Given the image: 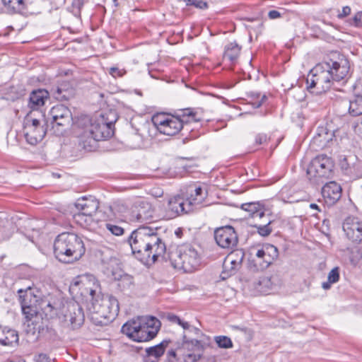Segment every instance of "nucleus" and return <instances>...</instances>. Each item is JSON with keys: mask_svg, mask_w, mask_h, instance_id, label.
I'll use <instances>...</instances> for the list:
<instances>
[{"mask_svg": "<svg viewBox=\"0 0 362 362\" xmlns=\"http://www.w3.org/2000/svg\"><path fill=\"white\" fill-rule=\"evenodd\" d=\"M105 228L112 235L117 236L122 235L124 233V229L123 228L112 223H105Z\"/></svg>", "mask_w": 362, "mask_h": 362, "instance_id": "nucleus-41", "label": "nucleus"}, {"mask_svg": "<svg viewBox=\"0 0 362 362\" xmlns=\"http://www.w3.org/2000/svg\"><path fill=\"white\" fill-rule=\"evenodd\" d=\"M185 340H188L185 335L183 337L182 343H177L175 345L177 361L197 362L201 360V354L196 353L191 346H188V344H185Z\"/></svg>", "mask_w": 362, "mask_h": 362, "instance_id": "nucleus-19", "label": "nucleus"}, {"mask_svg": "<svg viewBox=\"0 0 362 362\" xmlns=\"http://www.w3.org/2000/svg\"><path fill=\"white\" fill-rule=\"evenodd\" d=\"M90 319L93 324L105 326L115 320L119 307L117 298L110 295L98 293L92 301Z\"/></svg>", "mask_w": 362, "mask_h": 362, "instance_id": "nucleus-6", "label": "nucleus"}, {"mask_svg": "<svg viewBox=\"0 0 362 362\" xmlns=\"http://www.w3.org/2000/svg\"><path fill=\"white\" fill-rule=\"evenodd\" d=\"M244 257L245 253L242 250L232 251L228 255L223 264V279H226L235 273V272L240 267Z\"/></svg>", "mask_w": 362, "mask_h": 362, "instance_id": "nucleus-16", "label": "nucleus"}, {"mask_svg": "<svg viewBox=\"0 0 362 362\" xmlns=\"http://www.w3.org/2000/svg\"><path fill=\"white\" fill-rule=\"evenodd\" d=\"M53 95L58 100H67L69 98V93L64 89L62 86H57L52 88Z\"/></svg>", "mask_w": 362, "mask_h": 362, "instance_id": "nucleus-39", "label": "nucleus"}, {"mask_svg": "<svg viewBox=\"0 0 362 362\" xmlns=\"http://www.w3.org/2000/svg\"><path fill=\"white\" fill-rule=\"evenodd\" d=\"M310 207L311 209H317V210L320 211L319 206H318V205H317V204H314V203L310 204Z\"/></svg>", "mask_w": 362, "mask_h": 362, "instance_id": "nucleus-58", "label": "nucleus"}, {"mask_svg": "<svg viewBox=\"0 0 362 362\" xmlns=\"http://www.w3.org/2000/svg\"><path fill=\"white\" fill-rule=\"evenodd\" d=\"M187 193L190 195L187 199L192 203V207L202 204L207 196L206 190L204 192L202 187L196 184L191 185L187 187Z\"/></svg>", "mask_w": 362, "mask_h": 362, "instance_id": "nucleus-25", "label": "nucleus"}, {"mask_svg": "<svg viewBox=\"0 0 362 362\" xmlns=\"http://www.w3.org/2000/svg\"><path fill=\"white\" fill-rule=\"evenodd\" d=\"M343 230L346 237L353 243H362V223L356 218H349L343 224Z\"/></svg>", "mask_w": 362, "mask_h": 362, "instance_id": "nucleus-17", "label": "nucleus"}, {"mask_svg": "<svg viewBox=\"0 0 362 362\" xmlns=\"http://www.w3.org/2000/svg\"><path fill=\"white\" fill-rule=\"evenodd\" d=\"M109 74L114 78L122 77L126 74V71L123 69H119L116 66L110 67L108 69Z\"/></svg>", "mask_w": 362, "mask_h": 362, "instance_id": "nucleus-45", "label": "nucleus"}, {"mask_svg": "<svg viewBox=\"0 0 362 362\" xmlns=\"http://www.w3.org/2000/svg\"><path fill=\"white\" fill-rule=\"evenodd\" d=\"M251 98L252 101L250 103L252 104L255 108L259 107L263 104L264 100H267V96L265 95H263L261 99H259L260 94L258 93H252Z\"/></svg>", "mask_w": 362, "mask_h": 362, "instance_id": "nucleus-42", "label": "nucleus"}, {"mask_svg": "<svg viewBox=\"0 0 362 362\" xmlns=\"http://www.w3.org/2000/svg\"><path fill=\"white\" fill-rule=\"evenodd\" d=\"M192 330L194 332V333L196 334H199V333H201V331L199 328H197V327H192Z\"/></svg>", "mask_w": 362, "mask_h": 362, "instance_id": "nucleus-60", "label": "nucleus"}, {"mask_svg": "<svg viewBox=\"0 0 362 362\" xmlns=\"http://www.w3.org/2000/svg\"><path fill=\"white\" fill-rule=\"evenodd\" d=\"M84 5V0H73L72 8L75 15H80L81 8Z\"/></svg>", "mask_w": 362, "mask_h": 362, "instance_id": "nucleus-47", "label": "nucleus"}, {"mask_svg": "<svg viewBox=\"0 0 362 362\" xmlns=\"http://www.w3.org/2000/svg\"><path fill=\"white\" fill-rule=\"evenodd\" d=\"M214 239L217 245L224 249H232L238 242V235L231 226L216 228L214 230Z\"/></svg>", "mask_w": 362, "mask_h": 362, "instance_id": "nucleus-14", "label": "nucleus"}, {"mask_svg": "<svg viewBox=\"0 0 362 362\" xmlns=\"http://www.w3.org/2000/svg\"><path fill=\"white\" fill-rule=\"evenodd\" d=\"M351 13V8L348 6H344L342 11L337 15V17L340 19L348 16Z\"/></svg>", "mask_w": 362, "mask_h": 362, "instance_id": "nucleus-51", "label": "nucleus"}, {"mask_svg": "<svg viewBox=\"0 0 362 362\" xmlns=\"http://www.w3.org/2000/svg\"><path fill=\"white\" fill-rule=\"evenodd\" d=\"M339 280V267L333 268L328 274L327 281L322 284V287L325 289H329L331 284L337 283Z\"/></svg>", "mask_w": 362, "mask_h": 362, "instance_id": "nucleus-36", "label": "nucleus"}, {"mask_svg": "<svg viewBox=\"0 0 362 362\" xmlns=\"http://www.w3.org/2000/svg\"><path fill=\"white\" fill-rule=\"evenodd\" d=\"M272 223L271 220H269L264 225H255V227L257 230V233L262 237H267L269 235L272 231V228L270 226Z\"/></svg>", "mask_w": 362, "mask_h": 362, "instance_id": "nucleus-40", "label": "nucleus"}, {"mask_svg": "<svg viewBox=\"0 0 362 362\" xmlns=\"http://www.w3.org/2000/svg\"><path fill=\"white\" fill-rule=\"evenodd\" d=\"M351 24L356 28L362 27V11L357 12L354 15Z\"/></svg>", "mask_w": 362, "mask_h": 362, "instance_id": "nucleus-48", "label": "nucleus"}, {"mask_svg": "<svg viewBox=\"0 0 362 362\" xmlns=\"http://www.w3.org/2000/svg\"><path fill=\"white\" fill-rule=\"evenodd\" d=\"M175 268L191 273L196 270L200 264L198 251L189 244L177 247L175 256L170 257Z\"/></svg>", "mask_w": 362, "mask_h": 362, "instance_id": "nucleus-7", "label": "nucleus"}, {"mask_svg": "<svg viewBox=\"0 0 362 362\" xmlns=\"http://www.w3.org/2000/svg\"><path fill=\"white\" fill-rule=\"evenodd\" d=\"M69 290L72 293L76 295L79 294L86 300L90 298L91 301H93L98 295L96 294V291L90 286V282L78 278L74 279L70 285Z\"/></svg>", "mask_w": 362, "mask_h": 362, "instance_id": "nucleus-18", "label": "nucleus"}, {"mask_svg": "<svg viewBox=\"0 0 362 362\" xmlns=\"http://www.w3.org/2000/svg\"><path fill=\"white\" fill-rule=\"evenodd\" d=\"M354 160H356V158L351 156V157H348V158H344L341 161V168L344 171L345 174L347 175L348 169L350 168V166H351V163Z\"/></svg>", "mask_w": 362, "mask_h": 362, "instance_id": "nucleus-46", "label": "nucleus"}, {"mask_svg": "<svg viewBox=\"0 0 362 362\" xmlns=\"http://www.w3.org/2000/svg\"><path fill=\"white\" fill-rule=\"evenodd\" d=\"M168 210L171 212L172 216H176L189 213L193 210V207L187 198L184 199L180 196H177L168 201Z\"/></svg>", "mask_w": 362, "mask_h": 362, "instance_id": "nucleus-21", "label": "nucleus"}, {"mask_svg": "<svg viewBox=\"0 0 362 362\" xmlns=\"http://www.w3.org/2000/svg\"><path fill=\"white\" fill-rule=\"evenodd\" d=\"M267 140V136L264 134H259L255 137V143L259 145L264 144Z\"/></svg>", "mask_w": 362, "mask_h": 362, "instance_id": "nucleus-52", "label": "nucleus"}, {"mask_svg": "<svg viewBox=\"0 0 362 362\" xmlns=\"http://www.w3.org/2000/svg\"><path fill=\"white\" fill-rule=\"evenodd\" d=\"M334 163L325 155H319L313 158L307 168V176L314 185H320L333 174Z\"/></svg>", "mask_w": 362, "mask_h": 362, "instance_id": "nucleus-8", "label": "nucleus"}, {"mask_svg": "<svg viewBox=\"0 0 362 362\" xmlns=\"http://www.w3.org/2000/svg\"><path fill=\"white\" fill-rule=\"evenodd\" d=\"M75 206L78 213L86 215H95L99 208V202L93 197H83L76 200Z\"/></svg>", "mask_w": 362, "mask_h": 362, "instance_id": "nucleus-23", "label": "nucleus"}, {"mask_svg": "<svg viewBox=\"0 0 362 362\" xmlns=\"http://www.w3.org/2000/svg\"><path fill=\"white\" fill-rule=\"evenodd\" d=\"M268 16L271 19H276L281 16L280 13L278 11L276 10H272L269 11Z\"/></svg>", "mask_w": 362, "mask_h": 362, "instance_id": "nucleus-54", "label": "nucleus"}, {"mask_svg": "<svg viewBox=\"0 0 362 362\" xmlns=\"http://www.w3.org/2000/svg\"><path fill=\"white\" fill-rule=\"evenodd\" d=\"M185 342L186 344H188V346H191L196 353L201 354L202 360L203 358L204 351L206 348L211 346L212 339L209 336L201 333L200 339L185 340Z\"/></svg>", "mask_w": 362, "mask_h": 362, "instance_id": "nucleus-24", "label": "nucleus"}, {"mask_svg": "<svg viewBox=\"0 0 362 362\" xmlns=\"http://www.w3.org/2000/svg\"><path fill=\"white\" fill-rule=\"evenodd\" d=\"M161 323L153 316H139L127 322L122 327V332L136 341H148L158 333Z\"/></svg>", "mask_w": 362, "mask_h": 362, "instance_id": "nucleus-5", "label": "nucleus"}, {"mask_svg": "<svg viewBox=\"0 0 362 362\" xmlns=\"http://www.w3.org/2000/svg\"><path fill=\"white\" fill-rule=\"evenodd\" d=\"M167 359L168 362H172L174 361H177V356L176 353V349L175 347H171L167 352Z\"/></svg>", "mask_w": 362, "mask_h": 362, "instance_id": "nucleus-50", "label": "nucleus"}, {"mask_svg": "<svg viewBox=\"0 0 362 362\" xmlns=\"http://www.w3.org/2000/svg\"><path fill=\"white\" fill-rule=\"evenodd\" d=\"M182 234V230H181L180 228H178V229L175 231V235H176L177 237H179V238H180V237H181Z\"/></svg>", "mask_w": 362, "mask_h": 362, "instance_id": "nucleus-59", "label": "nucleus"}, {"mask_svg": "<svg viewBox=\"0 0 362 362\" xmlns=\"http://www.w3.org/2000/svg\"><path fill=\"white\" fill-rule=\"evenodd\" d=\"M85 252L82 239L75 233H61L54 240V254L61 262L72 263L80 259Z\"/></svg>", "mask_w": 362, "mask_h": 362, "instance_id": "nucleus-4", "label": "nucleus"}, {"mask_svg": "<svg viewBox=\"0 0 362 362\" xmlns=\"http://www.w3.org/2000/svg\"><path fill=\"white\" fill-rule=\"evenodd\" d=\"M322 194L327 204H334L341 196V187L336 182H329L322 188Z\"/></svg>", "mask_w": 362, "mask_h": 362, "instance_id": "nucleus-22", "label": "nucleus"}, {"mask_svg": "<svg viewBox=\"0 0 362 362\" xmlns=\"http://www.w3.org/2000/svg\"><path fill=\"white\" fill-rule=\"evenodd\" d=\"M349 112L354 117L362 115V95L354 93L349 100Z\"/></svg>", "mask_w": 362, "mask_h": 362, "instance_id": "nucleus-31", "label": "nucleus"}, {"mask_svg": "<svg viewBox=\"0 0 362 362\" xmlns=\"http://www.w3.org/2000/svg\"><path fill=\"white\" fill-rule=\"evenodd\" d=\"M324 140L329 141V139L325 138Z\"/></svg>", "mask_w": 362, "mask_h": 362, "instance_id": "nucleus-64", "label": "nucleus"}, {"mask_svg": "<svg viewBox=\"0 0 362 362\" xmlns=\"http://www.w3.org/2000/svg\"><path fill=\"white\" fill-rule=\"evenodd\" d=\"M318 136H319V138L322 137L321 133H318Z\"/></svg>", "mask_w": 362, "mask_h": 362, "instance_id": "nucleus-63", "label": "nucleus"}, {"mask_svg": "<svg viewBox=\"0 0 362 362\" xmlns=\"http://www.w3.org/2000/svg\"><path fill=\"white\" fill-rule=\"evenodd\" d=\"M166 318L168 321L175 323L176 320H178V316L174 315V314H168L166 315Z\"/></svg>", "mask_w": 362, "mask_h": 362, "instance_id": "nucleus-55", "label": "nucleus"}, {"mask_svg": "<svg viewBox=\"0 0 362 362\" xmlns=\"http://www.w3.org/2000/svg\"><path fill=\"white\" fill-rule=\"evenodd\" d=\"M355 132L362 136V120L355 126Z\"/></svg>", "mask_w": 362, "mask_h": 362, "instance_id": "nucleus-56", "label": "nucleus"}, {"mask_svg": "<svg viewBox=\"0 0 362 362\" xmlns=\"http://www.w3.org/2000/svg\"><path fill=\"white\" fill-rule=\"evenodd\" d=\"M48 361H50L49 358V356L45 354H40L35 358V362H47Z\"/></svg>", "mask_w": 362, "mask_h": 362, "instance_id": "nucleus-53", "label": "nucleus"}, {"mask_svg": "<svg viewBox=\"0 0 362 362\" xmlns=\"http://www.w3.org/2000/svg\"><path fill=\"white\" fill-rule=\"evenodd\" d=\"M49 93L45 89L33 90L29 97V106L33 110L37 109L45 105V100L49 98Z\"/></svg>", "mask_w": 362, "mask_h": 362, "instance_id": "nucleus-26", "label": "nucleus"}, {"mask_svg": "<svg viewBox=\"0 0 362 362\" xmlns=\"http://www.w3.org/2000/svg\"><path fill=\"white\" fill-rule=\"evenodd\" d=\"M349 62L346 59H339L317 64L308 75L306 83L309 91L320 94L328 91L335 81L346 78L349 72Z\"/></svg>", "mask_w": 362, "mask_h": 362, "instance_id": "nucleus-1", "label": "nucleus"}, {"mask_svg": "<svg viewBox=\"0 0 362 362\" xmlns=\"http://www.w3.org/2000/svg\"><path fill=\"white\" fill-rule=\"evenodd\" d=\"M347 175L353 179L362 177V161L356 158L351 163V166L348 169Z\"/></svg>", "mask_w": 362, "mask_h": 362, "instance_id": "nucleus-34", "label": "nucleus"}, {"mask_svg": "<svg viewBox=\"0 0 362 362\" xmlns=\"http://www.w3.org/2000/svg\"><path fill=\"white\" fill-rule=\"evenodd\" d=\"M33 324H35L34 329L35 331H37L39 334H40L42 337L50 339H54L56 337V331L52 327H49L48 325H44L43 323L42 325H38V323L36 321V319L35 320V322H33Z\"/></svg>", "mask_w": 362, "mask_h": 362, "instance_id": "nucleus-33", "label": "nucleus"}, {"mask_svg": "<svg viewBox=\"0 0 362 362\" xmlns=\"http://www.w3.org/2000/svg\"><path fill=\"white\" fill-rule=\"evenodd\" d=\"M18 341V334L16 331L11 329H0V344L13 346Z\"/></svg>", "mask_w": 362, "mask_h": 362, "instance_id": "nucleus-28", "label": "nucleus"}, {"mask_svg": "<svg viewBox=\"0 0 362 362\" xmlns=\"http://www.w3.org/2000/svg\"><path fill=\"white\" fill-rule=\"evenodd\" d=\"M184 329H189L190 328V325L187 322L183 321L180 325Z\"/></svg>", "mask_w": 362, "mask_h": 362, "instance_id": "nucleus-57", "label": "nucleus"}, {"mask_svg": "<svg viewBox=\"0 0 362 362\" xmlns=\"http://www.w3.org/2000/svg\"><path fill=\"white\" fill-rule=\"evenodd\" d=\"M187 6H194L197 8L205 9L208 8V4L202 0H184Z\"/></svg>", "mask_w": 362, "mask_h": 362, "instance_id": "nucleus-43", "label": "nucleus"}, {"mask_svg": "<svg viewBox=\"0 0 362 362\" xmlns=\"http://www.w3.org/2000/svg\"><path fill=\"white\" fill-rule=\"evenodd\" d=\"M72 122V113L71 110L64 105H56L49 110L47 123H49L54 133L60 136L62 135L65 129L69 127Z\"/></svg>", "mask_w": 362, "mask_h": 362, "instance_id": "nucleus-9", "label": "nucleus"}, {"mask_svg": "<svg viewBox=\"0 0 362 362\" xmlns=\"http://www.w3.org/2000/svg\"><path fill=\"white\" fill-rule=\"evenodd\" d=\"M93 216L83 214V213H77L74 215V218L77 223L86 227L91 225L93 221Z\"/></svg>", "mask_w": 362, "mask_h": 362, "instance_id": "nucleus-38", "label": "nucleus"}, {"mask_svg": "<svg viewBox=\"0 0 362 362\" xmlns=\"http://www.w3.org/2000/svg\"><path fill=\"white\" fill-rule=\"evenodd\" d=\"M353 91L354 94L362 95V78L356 80L353 86Z\"/></svg>", "mask_w": 362, "mask_h": 362, "instance_id": "nucleus-49", "label": "nucleus"}, {"mask_svg": "<svg viewBox=\"0 0 362 362\" xmlns=\"http://www.w3.org/2000/svg\"><path fill=\"white\" fill-rule=\"evenodd\" d=\"M47 127L42 125L37 119H31L28 116L26 117L24 124V136L26 141L31 145H36L41 141L46 134L48 124Z\"/></svg>", "mask_w": 362, "mask_h": 362, "instance_id": "nucleus-12", "label": "nucleus"}, {"mask_svg": "<svg viewBox=\"0 0 362 362\" xmlns=\"http://www.w3.org/2000/svg\"><path fill=\"white\" fill-rule=\"evenodd\" d=\"M18 293L22 313L25 318L30 320L35 316L37 320L38 297L35 294L34 290L29 286L25 289H18Z\"/></svg>", "mask_w": 362, "mask_h": 362, "instance_id": "nucleus-11", "label": "nucleus"}, {"mask_svg": "<svg viewBox=\"0 0 362 362\" xmlns=\"http://www.w3.org/2000/svg\"><path fill=\"white\" fill-rule=\"evenodd\" d=\"M64 321L73 330L81 327L85 321V314L83 308L78 303L72 301L67 304Z\"/></svg>", "mask_w": 362, "mask_h": 362, "instance_id": "nucleus-13", "label": "nucleus"}, {"mask_svg": "<svg viewBox=\"0 0 362 362\" xmlns=\"http://www.w3.org/2000/svg\"><path fill=\"white\" fill-rule=\"evenodd\" d=\"M170 342V340L165 339L157 345L146 348V355L150 357H153L156 359H158L164 354L166 348L168 346Z\"/></svg>", "mask_w": 362, "mask_h": 362, "instance_id": "nucleus-30", "label": "nucleus"}, {"mask_svg": "<svg viewBox=\"0 0 362 362\" xmlns=\"http://www.w3.org/2000/svg\"><path fill=\"white\" fill-rule=\"evenodd\" d=\"M240 52V47L235 42H230L225 47L223 59L233 62L237 59Z\"/></svg>", "mask_w": 362, "mask_h": 362, "instance_id": "nucleus-32", "label": "nucleus"}, {"mask_svg": "<svg viewBox=\"0 0 362 362\" xmlns=\"http://www.w3.org/2000/svg\"><path fill=\"white\" fill-rule=\"evenodd\" d=\"M233 327H234L235 329H240V330H242V331L245 330V328H241V329H240V328H239L238 326H234Z\"/></svg>", "mask_w": 362, "mask_h": 362, "instance_id": "nucleus-62", "label": "nucleus"}, {"mask_svg": "<svg viewBox=\"0 0 362 362\" xmlns=\"http://www.w3.org/2000/svg\"><path fill=\"white\" fill-rule=\"evenodd\" d=\"M116 121V114L111 110L96 115L81 134L80 144L86 151H94L98 141L105 140L113 136Z\"/></svg>", "mask_w": 362, "mask_h": 362, "instance_id": "nucleus-3", "label": "nucleus"}, {"mask_svg": "<svg viewBox=\"0 0 362 362\" xmlns=\"http://www.w3.org/2000/svg\"><path fill=\"white\" fill-rule=\"evenodd\" d=\"M183 322V320H182L179 317H178V320H176L175 321V324H177L179 325H181L182 322Z\"/></svg>", "mask_w": 362, "mask_h": 362, "instance_id": "nucleus-61", "label": "nucleus"}, {"mask_svg": "<svg viewBox=\"0 0 362 362\" xmlns=\"http://www.w3.org/2000/svg\"><path fill=\"white\" fill-rule=\"evenodd\" d=\"M152 123L156 129L163 134L174 136L183 127L184 120L177 116L158 113L152 117Z\"/></svg>", "mask_w": 362, "mask_h": 362, "instance_id": "nucleus-10", "label": "nucleus"}, {"mask_svg": "<svg viewBox=\"0 0 362 362\" xmlns=\"http://www.w3.org/2000/svg\"><path fill=\"white\" fill-rule=\"evenodd\" d=\"M7 11L11 13H23L27 6V0H1Z\"/></svg>", "mask_w": 362, "mask_h": 362, "instance_id": "nucleus-29", "label": "nucleus"}, {"mask_svg": "<svg viewBox=\"0 0 362 362\" xmlns=\"http://www.w3.org/2000/svg\"><path fill=\"white\" fill-rule=\"evenodd\" d=\"M156 227L142 226L133 230L129 236L128 243L132 254L141 262H153L163 256L166 246L158 233Z\"/></svg>", "mask_w": 362, "mask_h": 362, "instance_id": "nucleus-2", "label": "nucleus"}, {"mask_svg": "<svg viewBox=\"0 0 362 362\" xmlns=\"http://www.w3.org/2000/svg\"><path fill=\"white\" fill-rule=\"evenodd\" d=\"M179 117L182 120H184V123H189L192 122H199L201 118L197 117V112H194L192 108H187L181 110V113Z\"/></svg>", "mask_w": 362, "mask_h": 362, "instance_id": "nucleus-35", "label": "nucleus"}, {"mask_svg": "<svg viewBox=\"0 0 362 362\" xmlns=\"http://www.w3.org/2000/svg\"><path fill=\"white\" fill-rule=\"evenodd\" d=\"M153 209L148 202H141L132 210L131 219L139 223L150 221L153 218Z\"/></svg>", "mask_w": 362, "mask_h": 362, "instance_id": "nucleus-20", "label": "nucleus"}, {"mask_svg": "<svg viewBox=\"0 0 362 362\" xmlns=\"http://www.w3.org/2000/svg\"><path fill=\"white\" fill-rule=\"evenodd\" d=\"M241 208L247 211L249 216L253 218H262L265 215L263 205L260 202L243 204Z\"/></svg>", "mask_w": 362, "mask_h": 362, "instance_id": "nucleus-27", "label": "nucleus"}, {"mask_svg": "<svg viewBox=\"0 0 362 362\" xmlns=\"http://www.w3.org/2000/svg\"><path fill=\"white\" fill-rule=\"evenodd\" d=\"M42 310L45 315L51 318L57 315V308H54L50 303H48L42 308Z\"/></svg>", "mask_w": 362, "mask_h": 362, "instance_id": "nucleus-44", "label": "nucleus"}, {"mask_svg": "<svg viewBox=\"0 0 362 362\" xmlns=\"http://www.w3.org/2000/svg\"><path fill=\"white\" fill-rule=\"evenodd\" d=\"M255 257L259 260V268L264 269L268 268L278 258L279 251L274 245L266 243L262 245L260 248L257 249Z\"/></svg>", "mask_w": 362, "mask_h": 362, "instance_id": "nucleus-15", "label": "nucleus"}, {"mask_svg": "<svg viewBox=\"0 0 362 362\" xmlns=\"http://www.w3.org/2000/svg\"><path fill=\"white\" fill-rule=\"evenodd\" d=\"M214 341L216 342L218 348L230 349L233 346V344L230 337L224 335L215 336Z\"/></svg>", "mask_w": 362, "mask_h": 362, "instance_id": "nucleus-37", "label": "nucleus"}]
</instances>
